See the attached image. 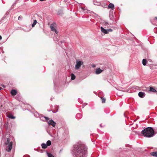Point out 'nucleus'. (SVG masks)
<instances>
[{
	"instance_id": "4",
	"label": "nucleus",
	"mask_w": 157,
	"mask_h": 157,
	"mask_svg": "<svg viewBox=\"0 0 157 157\" xmlns=\"http://www.w3.org/2000/svg\"><path fill=\"white\" fill-rule=\"evenodd\" d=\"M84 62L82 60H76V64L75 66V68L76 70L79 69L82 65H83Z\"/></svg>"
},
{
	"instance_id": "14",
	"label": "nucleus",
	"mask_w": 157,
	"mask_h": 157,
	"mask_svg": "<svg viewBox=\"0 0 157 157\" xmlns=\"http://www.w3.org/2000/svg\"><path fill=\"white\" fill-rule=\"evenodd\" d=\"M15 99L17 100L20 101L21 99V96L19 95H17L15 97Z\"/></svg>"
},
{
	"instance_id": "18",
	"label": "nucleus",
	"mask_w": 157,
	"mask_h": 157,
	"mask_svg": "<svg viewBox=\"0 0 157 157\" xmlns=\"http://www.w3.org/2000/svg\"><path fill=\"white\" fill-rule=\"evenodd\" d=\"M147 63V60L146 59H144L142 60V63L144 66L146 65Z\"/></svg>"
},
{
	"instance_id": "27",
	"label": "nucleus",
	"mask_w": 157,
	"mask_h": 157,
	"mask_svg": "<svg viewBox=\"0 0 157 157\" xmlns=\"http://www.w3.org/2000/svg\"><path fill=\"white\" fill-rule=\"evenodd\" d=\"M21 18H22L20 16H19L18 17V20H20L21 19Z\"/></svg>"
},
{
	"instance_id": "19",
	"label": "nucleus",
	"mask_w": 157,
	"mask_h": 157,
	"mask_svg": "<svg viewBox=\"0 0 157 157\" xmlns=\"http://www.w3.org/2000/svg\"><path fill=\"white\" fill-rule=\"evenodd\" d=\"M37 22V21L36 20H35L33 22V23L32 25V26L33 27L35 26Z\"/></svg>"
},
{
	"instance_id": "13",
	"label": "nucleus",
	"mask_w": 157,
	"mask_h": 157,
	"mask_svg": "<svg viewBox=\"0 0 157 157\" xmlns=\"http://www.w3.org/2000/svg\"><path fill=\"white\" fill-rule=\"evenodd\" d=\"M41 146L42 148L44 149H46L47 147V144L44 143L42 144Z\"/></svg>"
},
{
	"instance_id": "31",
	"label": "nucleus",
	"mask_w": 157,
	"mask_h": 157,
	"mask_svg": "<svg viewBox=\"0 0 157 157\" xmlns=\"http://www.w3.org/2000/svg\"><path fill=\"white\" fill-rule=\"evenodd\" d=\"M100 126L101 127H102V126H101V124H100Z\"/></svg>"
},
{
	"instance_id": "17",
	"label": "nucleus",
	"mask_w": 157,
	"mask_h": 157,
	"mask_svg": "<svg viewBox=\"0 0 157 157\" xmlns=\"http://www.w3.org/2000/svg\"><path fill=\"white\" fill-rule=\"evenodd\" d=\"M8 117L10 118L11 119H15V117L14 116H13L11 114H10L8 116Z\"/></svg>"
},
{
	"instance_id": "7",
	"label": "nucleus",
	"mask_w": 157,
	"mask_h": 157,
	"mask_svg": "<svg viewBox=\"0 0 157 157\" xmlns=\"http://www.w3.org/2000/svg\"><path fill=\"white\" fill-rule=\"evenodd\" d=\"M100 29L101 32L105 34H108V31L107 30L104 29L103 27H101Z\"/></svg>"
},
{
	"instance_id": "10",
	"label": "nucleus",
	"mask_w": 157,
	"mask_h": 157,
	"mask_svg": "<svg viewBox=\"0 0 157 157\" xmlns=\"http://www.w3.org/2000/svg\"><path fill=\"white\" fill-rule=\"evenodd\" d=\"M102 71V70H101L100 68H99L96 69L95 73L97 74H99L101 73Z\"/></svg>"
},
{
	"instance_id": "22",
	"label": "nucleus",
	"mask_w": 157,
	"mask_h": 157,
	"mask_svg": "<svg viewBox=\"0 0 157 157\" xmlns=\"http://www.w3.org/2000/svg\"><path fill=\"white\" fill-rule=\"evenodd\" d=\"M51 144V141L50 140H48L47 142V145L48 146H50Z\"/></svg>"
},
{
	"instance_id": "3",
	"label": "nucleus",
	"mask_w": 157,
	"mask_h": 157,
	"mask_svg": "<svg viewBox=\"0 0 157 157\" xmlns=\"http://www.w3.org/2000/svg\"><path fill=\"white\" fill-rule=\"evenodd\" d=\"M10 139L9 138L7 139V141L6 142L5 144L7 145V147L6 148V150L8 152L10 151L12 148L13 143L12 141H10Z\"/></svg>"
},
{
	"instance_id": "26",
	"label": "nucleus",
	"mask_w": 157,
	"mask_h": 157,
	"mask_svg": "<svg viewBox=\"0 0 157 157\" xmlns=\"http://www.w3.org/2000/svg\"><path fill=\"white\" fill-rule=\"evenodd\" d=\"M44 117L45 119L46 120H48L49 119L48 117Z\"/></svg>"
},
{
	"instance_id": "6",
	"label": "nucleus",
	"mask_w": 157,
	"mask_h": 157,
	"mask_svg": "<svg viewBox=\"0 0 157 157\" xmlns=\"http://www.w3.org/2000/svg\"><path fill=\"white\" fill-rule=\"evenodd\" d=\"M48 123L49 125H52L53 127H55L56 125V123L52 120H49Z\"/></svg>"
},
{
	"instance_id": "16",
	"label": "nucleus",
	"mask_w": 157,
	"mask_h": 157,
	"mask_svg": "<svg viewBox=\"0 0 157 157\" xmlns=\"http://www.w3.org/2000/svg\"><path fill=\"white\" fill-rule=\"evenodd\" d=\"M94 5L98 6H99L101 4L100 2H97L95 1H94Z\"/></svg>"
},
{
	"instance_id": "2",
	"label": "nucleus",
	"mask_w": 157,
	"mask_h": 157,
	"mask_svg": "<svg viewBox=\"0 0 157 157\" xmlns=\"http://www.w3.org/2000/svg\"><path fill=\"white\" fill-rule=\"evenodd\" d=\"M141 133L143 136L149 138L154 135V131L152 127H148L142 130Z\"/></svg>"
},
{
	"instance_id": "24",
	"label": "nucleus",
	"mask_w": 157,
	"mask_h": 157,
	"mask_svg": "<svg viewBox=\"0 0 157 157\" xmlns=\"http://www.w3.org/2000/svg\"><path fill=\"white\" fill-rule=\"evenodd\" d=\"M101 99L102 102V103H105V98H101Z\"/></svg>"
},
{
	"instance_id": "32",
	"label": "nucleus",
	"mask_w": 157,
	"mask_h": 157,
	"mask_svg": "<svg viewBox=\"0 0 157 157\" xmlns=\"http://www.w3.org/2000/svg\"><path fill=\"white\" fill-rule=\"evenodd\" d=\"M155 19L157 20V17H155Z\"/></svg>"
},
{
	"instance_id": "25",
	"label": "nucleus",
	"mask_w": 157,
	"mask_h": 157,
	"mask_svg": "<svg viewBox=\"0 0 157 157\" xmlns=\"http://www.w3.org/2000/svg\"><path fill=\"white\" fill-rule=\"evenodd\" d=\"M107 30L108 31V32H111L112 31V29H107Z\"/></svg>"
},
{
	"instance_id": "23",
	"label": "nucleus",
	"mask_w": 157,
	"mask_h": 157,
	"mask_svg": "<svg viewBox=\"0 0 157 157\" xmlns=\"http://www.w3.org/2000/svg\"><path fill=\"white\" fill-rule=\"evenodd\" d=\"M47 154L48 157H54V156L52 154H51L50 153H48Z\"/></svg>"
},
{
	"instance_id": "9",
	"label": "nucleus",
	"mask_w": 157,
	"mask_h": 157,
	"mask_svg": "<svg viewBox=\"0 0 157 157\" xmlns=\"http://www.w3.org/2000/svg\"><path fill=\"white\" fill-rule=\"evenodd\" d=\"M11 94L12 95H15L17 93V91L15 90H12L11 91Z\"/></svg>"
},
{
	"instance_id": "15",
	"label": "nucleus",
	"mask_w": 157,
	"mask_h": 157,
	"mask_svg": "<svg viewBox=\"0 0 157 157\" xmlns=\"http://www.w3.org/2000/svg\"><path fill=\"white\" fill-rule=\"evenodd\" d=\"M150 91L152 92H156V91L155 90V89L153 87H151L150 88Z\"/></svg>"
},
{
	"instance_id": "1",
	"label": "nucleus",
	"mask_w": 157,
	"mask_h": 157,
	"mask_svg": "<svg viewBox=\"0 0 157 157\" xmlns=\"http://www.w3.org/2000/svg\"><path fill=\"white\" fill-rule=\"evenodd\" d=\"M72 153L74 157H86L87 147L84 144L78 143L74 145Z\"/></svg>"
},
{
	"instance_id": "11",
	"label": "nucleus",
	"mask_w": 157,
	"mask_h": 157,
	"mask_svg": "<svg viewBox=\"0 0 157 157\" xmlns=\"http://www.w3.org/2000/svg\"><path fill=\"white\" fill-rule=\"evenodd\" d=\"M114 7V5L112 3H110L108 6V7L109 8H110L112 10L113 9Z\"/></svg>"
},
{
	"instance_id": "29",
	"label": "nucleus",
	"mask_w": 157,
	"mask_h": 157,
	"mask_svg": "<svg viewBox=\"0 0 157 157\" xmlns=\"http://www.w3.org/2000/svg\"><path fill=\"white\" fill-rule=\"evenodd\" d=\"M58 14H60V13H59V12H58Z\"/></svg>"
},
{
	"instance_id": "8",
	"label": "nucleus",
	"mask_w": 157,
	"mask_h": 157,
	"mask_svg": "<svg viewBox=\"0 0 157 157\" xmlns=\"http://www.w3.org/2000/svg\"><path fill=\"white\" fill-rule=\"evenodd\" d=\"M145 94L144 93L142 92H140L138 93V95L140 97V98H143L145 96Z\"/></svg>"
},
{
	"instance_id": "5",
	"label": "nucleus",
	"mask_w": 157,
	"mask_h": 157,
	"mask_svg": "<svg viewBox=\"0 0 157 157\" xmlns=\"http://www.w3.org/2000/svg\"><path fill=\"white\" fill-rule=\"evenodd\" d=\"M50 27L51 30L52 31L55 32L56 34L58 32H57L56 29V24L55 23H53L52 24H51V25H50Z\"/></svg>"
},
{
	"instance_id": "21",
	"label": "nucleus",
	"mask_w": 157,
	"mask_h": 157,
	"mask_svg": "<svg viewBox=\"0 0 157 157\" xmlns=\"http://www.w3.org/2000/svg\"><path fill=\"white\" fill-rule=\"evenodd\" d=\"M76 117L79 118H81L82 117V115L80 113H78L76 114Z\"/></svg>"
},
{
	"instance_id": "12",
	"label": "nucleus",
	"mask_w": 157,
	"mask_h": 157,
	"mask_svg": "<svg viewBox=\"0 0 157 157\" xmlns=\"http://www.w3.org/2000/svg\"><path fill=\"white\" fill-rule=\"evenodd\" d=\"M150 155L153 156L157 157V151H154L150 153Z\"/></svg>"
},
{
	"instance_id": "20",
	"label": "nucleus",
	"mask_w": 157,
	"mask_h": 157,
	"mask_svg": "<svg viewBox=\"0 0 157 157\" xmlns=\"http://www.w3.org/2000/svg\"><path fill=\"white\" fill-rule=\"evenodd\" d=\"M71 79L72 80H73L75 79V76L73 74H71Z\"/></svg>"
},
{
	"instance_id": "30",
	"label": "nucleus",
	"mask_w": 157,
	"mask_h": 157,
	"mask_svg": "<svg viewBox=\"0 0 157 157\" xmlns=\"http://www.w3.org/2000/svg\"><path fill=\"white\" fill-rule=\"evenodd\" d=\"M2 89V87H0V90H1Z\"/></svg>"
},
{
	"instance_id": "28",
	"label": "nucleus",
	"mask_w": 157,
	"mask_h": 157,
	"mask_svg": "<svg viewBox=\"0 0 157 157\" xmlns=\"http://www.w3.org/2000/svg\"><path fill=\"white\" fill-rule=\"evenodd\" d=\"M2 38V37L0 35V40H1Z\"/></svg>"
}]
</instances>
